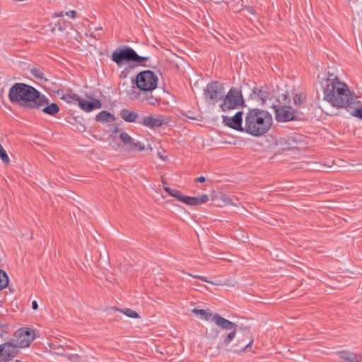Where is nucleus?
Masks as SVG:
<instances>
[{
    "label": "nucleus",
    "mask_w": 362,
    "mask_h": 362,
    "mask_svg": "<svg viewBox=\"0 0 362 362\" xmlns=\"http://www.w3.org/2000/svg\"><path fill=\"white\" fill-rule=\"evenodd\" d=\"M163 189L169 195L171 196L173 194V191L174 189H171L170 187L165 185H163Z\"/></svg>",
    "instance_id": "c9c22d12"
},
{
    "label": "nucleus",
    "mask_w": 362,
    "mask_h": 362,
    "mask_svg": "<svg viewBox=\"0 0 362 362\" xmlns=\"http://www.w3.org/2000/svg\"><path fill=\"white\" fill-rule=\"evenodd\" d=\"M134 79L129 83L127 81L123 82L121 84V88L123 93H125L132 100H136L137 94L139 91L136 90Z\"/></svg>",
    "instance_id": "dca6fc26"
},
{
    "label": "nucleus",
    "mask_w": 362,
    "mask_h": 362,
    "mask_svg": "<svg viewBox=\"0 0 362 362\" xmlns=\"http://www.w3.org/2000/svg\"><path fill=\"white\" fill-rule=\"evenodd\" d=\"M64 15V13L63 11L59 12V13H54L52 14L53 18H58L63 16Z\"/></svg>",
    "instance_id": "4c0bfd02"
},
{
    "label": "nucleus",
    "mask_w": 362,
    "mask_h": 362,
    "mask_svg": "<svg viewBox=\"0 0 362 362\" xmlns=\"http://www.w3.org/2000/svg\"><path fill=\"white\" fill-rule=\"evenodd\" d=\"M187 274L192 277H194L195 279H200L204 282H207V283H209L212 285H222L220 283H216V282H214V281H209L206 276H199V275H194L192 274H189V273H187Z\"/></svg>",
    "instance_id": "c756f323"
},
{
    "label": "nucleus",
    "mask_w": 362,
    "mask_h": 362,
    "mask_svg": "<svg viewBox=\"0 0 362 362\" xmlns=\"http://www.w3.org/2000/svg\"><path fill=\"white\" fill-rule=\"evenodd\" d=\"M119 132V129L117 127H115V129L113 130V132Z\"/></svg>",
    "instance_id": "79ce46f5"
},
{
    "label": "nucleus",
    "mask_w": 362,
    "mask_h": 362,
    "mask_svg": "<svg viewBox=\"0 0 362 362\" xmlns=\"http://www.w3.org/2000/svg\"><path fill=\"white\" fill-rule=\"evenodd\" d=\"M252 93L255 97L259 98L262 102L265 101L267 97V93L265 91H263L262 89L255 88L253 89Z\"/></svg>",
    "instance_id": "cd10ccee"
},
{
    "label": "nucleus",
    "mask_w": 362,
    "mask_h": 362,
    "mask_svg": "<svg viewBox=\"0 0 362 362\" xmlns=\"http://www.w3.org/2000/svg\"><path fill=\"white\" fill-rule=\"evenodd\" d=\"M275 119L279 122H286L295 119L296 111L291 106L274 105Z\"/></svg>",
    "instance_id": "9b49d317"
},
{
    "label": "nucleus",
    "mask_w": 362,
    "mask_h": 362,
    "mask_svg": "<svg viewBox=\"0 0 362 362\" xmlns=\"http://www.w3.org/2000/svg\"><path fill=\"white\" fill-rule=\"evenodd\" d=\"M204 95L206 100L212 101L214 104L223 100L225 95L224 88L219 82L212 81L204 88Z\"/></svg>",
    "instance_id": "1a4fd4ad"
},
{
    "label": "nucleus",
    "mask_w": 362,
    "mask_h": 362,
    "mask_svg": "<svg viewBox=\"0 0 362 362\" xmlns=\"http://www.w3.org/2000/svg\"><path fill=\"white\" fill-rule=\"evenodd\" d=\"M209 201V197L203 194L201 197H188L186 196L184 203L189 206H197L204 204Z\"/></svg>",
    "instance_id": "aec40b11"
},
{
    "label": "nucleus",
    "mask_w": 362,
    "mask_h": 362,
    "mask_svg": "<svg viewBox=\"0 0 362 362\" xmlns=\"http://www.w3.org/2000/svg\"><path fill=\"white\" fill-rule=\"evenodd\" d=\"M323 99L336 107H351L355 104L353 93L347 86L340 82L337 76L329 74L322 85Z\"/></svg>",
    "instance_id": "7ed1b4c3"
},
{
    "label": "nucleus",
    "mask_w": 362,
    "mask_h": 362,
    "mask_svg": "<svg viewBox=\"0 0 362 362\" xmlns=\"http://www.w3.org/2000/svg\"><path fill=\"white\" fill-rule=\"evenodd\" d=\"M115 310L117 311H119L120 313H122L123 314H124L125 315H127V317H131V318H139V313L130 308H126V309H123V310L115 308Z\"/></svg>",
    "instance_id": "5701e85b"
},
{
    "label": "nucleus",
    "mask_w": 362,
    "mask_h": 362,
    "mask_svg": "<svg viewBox=\"0 0 362 362\" xmlns=\"http://www.w3.org/2000/svg\"><path fill=\"white\" fill-rule=\"evenodd\" d=\"M171 197H175L178 201L182 202L183 203H184V200H185V197H186V196L183 195L180 190L175 189L173 191V194L171 195Z\"/></svg>",
    "instance_id": "7c9ffc66"
},
{
    "label": "nucleus",
    "mask_w": 362,
    "mask_h": 362,
    "mask_svg": "<svg viewBox=\"0 0 362 362\" xmlns=\"http://www.w3.org/2000/svg\"><path fill=\"white\" fill-rule=\"evenodd\" d=\"M8 99L11 103L28 109H40L49 101L46 96L34 87L19 82L10 88Z\"/></svg>",
    "instance_id": "f03ea898"
},
{
    "label": "nucleus",
    "mask_w": 362,
    "mask_h": 362,
    "mask_svg": "<svg viewBox=\"0 0 362 362\" xmlns=\"http://www.w3.org/2000/svg\"><path fill=\"white\" fill-rule=\"evenodd\" d=\"M7 328V325L0 324V335L3 336L4 333H6V329Z\"/></svg>",
    "instance_id": "f704fd0d"
},
{
    "label": "nucleus",
    "mask_w": 362,
    "mask_h": 362,
    "mask_svg": "<svg viewBox=\"0 0 362 362\" xmlns=\"http://www.w3.org/2000/svg\"><path fill=\"white\" fill-rule=\"evenodd\" d=\"M351 115L354 117H356L361 119H362V107H355L354 110L351 112Z\"/></svg>",
    "instance_id": "2f4dec72"
},
{
    "label": "nucleus",
    "mask_w": 362,
    "mask_h": 362,
    "mask_svg": "<svg viewBox=\"0 0 362 362\" xmlns=\"http://www.w3.org/2000/svg\"><path fill=\"white\" fill-rule=\"evenodd\" d=\"M325 113L326 115H333V114L329 113L328 112H325Z\"/></svg>",
    "instance_id": "c03bdc74"
},
{
    "label": "nucleus",
    "mask_w": 362,
    "mask_h": 362,
    "mask_svg": "<svg viewBox=\"0 0 362 362\" xmlns=\"http://www.w3.org/2000/svg\"><path fill=\"white\" fill-rule=\"evenodd\" d=\"M65 15L71 18H76V11L73 10V11H68V12H66L65 13Z\"/></svg>",
    "instance_id": "72a5a7b5"
},
{
    "label": "nucleus",
    "mask_w": 362,
    "mask_h": 362,
    "mask_svg": "<svg viewBox=\"0 0 362 362\" xmlns=\"http://www.w3.org/2000/svg\"><path fill=\"white\" fill-rule=\"evenodd\" d=\"M158 156L159 157H160L161 158H163L162 156L158 153Z\"/></svg>",
    "instance_id": "49530a36"
},
{
    "label": "nucleus",
    "mask_w": 362,
    "mask_h": 362,
    "mask_svg": "<svg viewBox=\"0 0 362 362\" xmlns=\"http://www.w3.org/2000/svg\"><path fill=\"white\" fill-rule=\"evenodd\" d=\"M30 73L33 76H34L36 78L40 79V80H45L47 81V78H45L44 73L42 70H40L38 68H33L30 70Z\"/></svg>",
    "instance_id": "a878e982"
},
{
    "label": "nucleus",
    "mask_w": 362,
    "mask_h": 362,
    "mask_svg": "<svg viewBox=\"0 0 362 362\" xmlns=\"http://www.w3.org/2000/svg\"><path fill=\"white\" fill-rule=\"evenodd\" d=\"M188 117H189V119H197L196 117H190V116H189Z\"/></svg>",
    "instance_id": "37998d69"
},
{
    "label": "nucleus",
    "mask_w": 362,
    "mask_h": 362,
    "mask_svg": "<svg viewBox=\"0 0 362 362\" xmlns=\"http://www.w3.org/2000/svg\"><path fill=\"white\" fill-rule=\"evenodd\" d=\"M115 119V116L105 110L100 112L95 116V120L101 123L113 122Z\"/></svg>",
    "instance_id": "412c9836"
},
{
    "label": "nucleus",
    "mask_w": 362,
    "mask_h": 362,
    "mask_svg": "<svg viewBox=\"0 0 362 362\" xmlns=\"http://www.w3.org/2000/svg\"><path fill=\"white\" fill-rule=\"evenodd\" d=\"M66 358L71 361L77 362L80 356L78 354H69L66 356Z\"/></svg>",
    "instance_id": "473e14b6"
},
{
    "label": "nucleus",
    "mask_w": 362,
    "mask_h": 362,
    "mask_svg": "<svg viewBox=\"0 0 362 362\" xmlns=\"http://www.w3.org/2000/svg\"><path fill=\"white\" fill-rule=\"evenodd\" d=\"M243 111L237 112L232 117L227 116L223 117V121L228 127L240 132H245L244 127H243Z\"/></svg>",
    "instance_id": "2eb2a0df"
},
{
    "label": "nucleus",
    "mask_w": 362,
    "mask_h": 362,
    "mask_svg": "<svg viewBox=\"0 0 362 362\" xmlns=\"http://www.w3.org/2000/svg\"><path fill=\"white\" fill-rule=\"evenodd\" d=\"M134 82L140 92H152L157 88L158 78L151 70H145L136 74Z\"/></svg>",
    "instance_id": "423d86ee"
},
{
    "label": "nucleus",
    "mask_w": 362,
    "mask_h": 362,
    "mask_svg": "<svg viewBox=\"0 0 362 362\" xmlns=\"http://www.w3.org/2000/svg\"><path fill=\"white\" fill-rule=\"evenodd\" d=\"M206 180V178L204 176H200V177H198L197 179H196V181L198 182H204Z\"/></svg>",
    "instance_id": "58836bf2"
},
{
    "label": "nucleus",
    "mask_w": 362,
    "mask_h": 362,
    "mask_svg": "<svg viewBox=\"0 0 362 362\" xmlns=\"http://www.w3.org/2000/svg\"><path fill=\"white\" fill-rule=\"evenodd\" d=\"M69 23L65 21H59L53 30L57 29L59 31L64 32L67 28Z\"/></svg>",
    "instance_id": "c85d7f7f"
},
{
    "label": "nucleus",
    "mask_w": 362,
    "mask_h": 362,
    "mask_svg": "<svg viewBox=\"0 0 362 362\" xmlns=\"http://www.w3.org/2000/svg\"><path fill=\"white\" fill-rule=\"evenodd\" d=\"M120 117L127 122H135L137 124H139V122H141V119L136 112L125 108L120 111Z\"/></svg>",
    "instance_id": "6ab92c4d"
},
{
    "label": "nucleus",
    "mask_w": 362,
    "mask_h": 362,
    "mask_svg": "<svg viewBox=\"0 0 362 362\" xmlns=\"http://www.w3.org/2000/svg\"><path fill=\"white\" fill-rule=\"evenodd\" d=\"M192 313L199 315V318L202 320H211L221 328L230 331L223 340L218 343V349L238 353L245 350L252 344V339L250 336L248 328L238 330V326L235 323L223 318L218 314L213 315L204 309L194 308L192 310Z\"/></svg>",
    "instance_id": "f257e3e1"
},
{
    "label": "nucleus",
    "mask_w": 362,
    "mask_h": 362,
    "mask_svg": "<svg viewBox=\"0 0 362 362\" xmlns=\"http://www.w3.org/2000/svg\"><path fill=\"white\" fill-rule=\"evenodd\" d=\"M8 284V277L6 272L0 269V290L5 288Z\"/></svg>",
    "instance_id": "393cba45"
},
{
    "label": "nucleus",
    "mask_w": 362,
    "mask_h": 362,
    "mask_svg": "<svg viewBox=\"0 0 362 362\" xmlns=\"http://www.w3.org/2000/svg\"><path fill=\"white\" fill-rule=\"evenodd\" d=\"M0 159L6 165H9L10 159L8 156L6 151L4 150L1 144H0Z\"/></svg>",
    "instance_id": "bb28decb"
},
{
    "label": "nucleus",
    "mask_w": 362,
    "mask_h": 362,
    "mask_svg": "<svg viewBox=\"0 0 362 362\" xmlns=\"http://www.w3.org/2000/svg\"><path fill=\"white\" fill-rule=\"evenodd\" d=\"M283 96H284V100H286L287 98V95L286 94H284Z\"/></svg>",
    "instance_id": "a18cd8bd"
},
{
    "label": "nucleus",
    "mask_w": 362,
    "mask_h": 362,
    "mask_svg": "<svg viewBox=\"0 0 362 362\" xmlns=\"http://www.w3.org/2000/svg\"><path fill=\"white\" fill-rule=\"evenodd\" d=\"M168 121L165 119L163 115H148L144 116L141 119V122H139V124L153 129L156 127H161L164 124H167Z\"/></svg>",
    "instance_id": "4468645a"
},
{
    "label": "nucleus",
    "mask_w": 362,
    "mask_h": 362,
    "mask_svg": "<svg viewBox=\"0 0 362 362\" xmlns=\"http://www.w3.org/2000/svg\"><path fill=\"white\" fill-rule=\"evenodd\" d=\"M18 352V346L7 341L0 345V362L11 361Z\"/></svg>",
    "instance_id": "f8f14e48"
},
{
    "label": "nucleus",
    "mask_w": 362,
    "mask_h": 362,
    "mask_svg": "<svg viewBox=\"0 0 362 362\" xmlns=\"http://www.w3.org/2000/svg\"><path fill=\"white\" fill-rule=\"evenodd\" d=\"M62 99L68 103H72L74 100L77 101L80 108L87 112L102 107V103L98 99L93 98V101H87L76 93L64 95Z\"/></svg>",
    "instance_id": "6e6552de"
},
{
    "label": "nucleus",
    "mask_w": 362,
    "mask_h": 362,
    "mask_svg": "<svg viewBox=\"0 0 362 362\" xmlns=\"http://www.w3.org/2000/svg\"><path fill=\"white\" fill-rule=\"evenodd\" d=\"M272 116L267 111L259 108H250L245 118L244 129L254 136H261L270 129Z\"/></svg>",
    "instance_id": "20e7f679"
},
{
    "label": "nucleus",
    "mask_w": 362,
    "mask_h": 362,
    "mask_svg": "<svg viewBox=\"0 0 362 362\" xmlns=\"http://www.w3.org/2000/svg\"><path fill=\"white\" fill-rule=\"evenodd\" d=\"M40 109H42V111L49 115H54L59 111V107L58 105L55 103H52L49 105V103L47 104H45L43 107H42Z\"/></svg>",
    "instance_id": "4be33fe9"
},
{
    "label": "nucleus",
    "mask_w": 362,
    "mask_h": 362,
    "mask_svg": "<svg viewBox=\"0 0 362 362\" xmlns=\"http://www.w3.org/2000/svg\"><path fill=\"white\" fill-rule=\"evenodd\" d=\"M148 57H141L138 55L134 49L128 46H124L117 48L112 54V60L117 65H121L124 62H133L141 66H146L144 62L148 61Z\"/></svg>",
    "instance_id": "39448f33"
},
{
    "label": "nucleus",
    "mask_w": 362,
    "mask_h": 362,
    "mask_svg": "<svg viewBox=\"0 0 362 362\" xmlns=\"http://www.w3.org/2000/svg\"><path fill=\"white\" fill-rule=\"evenodd\" d=\"M37 308H38V305H37V301L33 300V301L32 302V308H33V310H37Z\"/></svg>",
    "instance_id": "ea45409f"
},
{
    "label": "nucleus",
    "mask_w": 362,
    "mask_h": 362,
    "mask_svg": "<svg viewBox=\"0 0 362 362\" xmlns=\"http://www.w3.org/2000/svg\"><path fill=\"white\" fill-rule=\"evenodd\" d=\"M223 202H225L226 204L227 205H235L236 206V204H233L231 199L228 198V197H226V198H223Z\"/></svg>",
    "instance_id": "e433bc0d"
},
{
    "label": "nucleus",
    "mask_w": 362,
    "mask_h": 362,
    "mask_svg": "<svg viewBox=\"0 0 362 362\" xmlns=\"http://www.w3.org/2000/svg\"><path fill=\"white\" fill-rule=\"evenodd\" d=\"M86 35L87 37H92V38H94L95 39V36L94 35V33L93 32L90 33H86Z\"/></svg>",
    "instance_id": "a19ab883"
},
{
    "label": "nucleus",
    "mask_w": 362,
    "mask_h": 362,
    "mask_svg": "<svg viewBox=\"0 0 362 362\" xmlns=\"http://www.w3.org/2000/svg\"><path fill=\"white\" fill-rule=\"evenodd\" d=\"M136 100L141 102H146L151 105H158L160 100L154 97L152 92H140L137 94Z\"/></svg>",
    "instance_id": "a211bd4d"
},
{
    "label": "nucleus",
    "mask_w": 362,
    "mask_h": 362,
    "mask_svg": "<svg viewBox=\"0 0 362 362\" xmlns=\"http://www.w3.org/2000/svg\"><path fill=\"white\" fill-rule=\"evenodd\" d=\"M245 106L244 99L240 90L232 88L223 98V102L220 105V108L223 112Z\"/></svg>",
    "instance_id": "0eeeda50"
},
{
    "label": "nucleus",
    "mask_w": 362,
    "mask_h": 362,
    "mask_svg": "<svg viewBox=\"0 0 362 362\" xmlns=\"http://www.w3.org/2000/svg\"><path fill=\"white\" fill-rule=\"evenodd\" d=\"M119 139L123 144L127 146L129 151H142L145 149V146L142 143L132 139L126 132H120Z\"/></svg>",
    "instance_id": "ddd939ff"
},
{
    "label": "nucleus",
    "mask_w": 362,
    "mask_h": 362,
    "mask_svg": "<svg viewBox=\"0 0 362 362\" xmlns=\"http://www.w3.org/2000/svg\"><path fill=\"white\" fill-rule=\"evenodd\" d=\"M339 357L348 362H362V354H357L347 350L337 352Z\"/></svg>",
    "instance_id": "f3484780"
},
{
    "label": "nucleus",
    "mask_w": 362,
    "mask_h": 362,
    "mask_svg": "<svg viewBox=\"0 0 362 362\" xmlns=\"http://www.w3.org/2000/svg\"><path fill=\"white\" fill-rule=\"evenodd\" d=\"M306 101V97L302 93H296L293 97V104L296 106H300Z\"/></svg>",
    "instance_id": "b1692460"
},
{
    "label": "nucleus",
    "mask_w": 362,
    "mask_h": 362,
    "mask_svg": "<svg viewBox=\"0 0 362 362\" xmlns=\"http://www.w3.org/2000/svg\"><path fill=\"white\" fill-rule=\"evenodd\" d=\"M16 336L17 337V343L16 345L21 348H26L30 346L31 342L35 338V333L33 329L25 327L21 328L16 332Z\"/></svg>",
    "instance_id": "9d476101"
}]
</instances>
